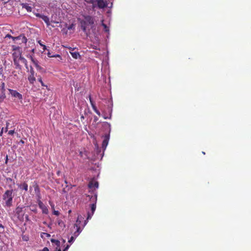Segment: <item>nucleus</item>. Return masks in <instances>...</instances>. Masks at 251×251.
Here are the masks:
<instances>
[{
	"label": "nucleus",
	"mask_w": 251,
	"mask_h": 251,
	"mask_svg": "<svg viewBox=\"0 0 251 251\" xmlns=\"http://www.w3.org/2000/svg\"><path fill=\"white\" fill-rule=\"evenodd\" d=\"M86 201H89L92 202L90 204V207L91 208V212L88 211L87 212V220L85 221L84 225H86L87 221L91 219L93 216L96 208V203L97 201V194L94 193L93 195H86Z\"/></svg>",
	"instance_id": "nucleus-1"
},
{
	"label": "nucleus",
	"mask_w": 251,
	"mask_h": 251,
	"mask_svg": "<svg viewBox=\"0 0 251 251\" xmlns=\"http://www.w3.org/2000/svg\"><path fill=\"white\" fill-rule=\"evenodd\" d=\"M10 189L7 190L2 195V199L4 201V207H10L12 205L13 195V190L11 185H9Z\"/></svg>",
	"instance_id": "nucleus-2"
},
{
	"label": "nucleus",
	"mask_w": 251,
	"mask_h": 251,
	"mask_svg": "<svg viewBox=\"0 0 251 251\" xmlns=\"http://www.w3.org/2000/svg\"><path fill=\"white\" fill-rule=\"evenodd\" d=\"M13 62L16 69L21 70L22 66L20 65V63L24 64L26 68H27V60L23 56H19L17 58H14Z\"/></svg>",
	"instance_id": "nucleus-3"
},
{
	"label": "nucleus",
	"mask_w": 251,
	"mask_h": 251,
	"mask_svg": "<svg viewBox=\"0 0 251 251\" xmlns=\"http://www.w3.org/2000/svg\"><path fill=\"white\" fill-rule=\"evenodd\" d=\"M12 57L13 58H17L19 56H22V50L21 48L16 46V45H12Z\"/></svg>",
	"instance_id": "nucleus-4"
},
{
	"label": "nucleus",
	"mask_w": 251,
	"mask_h": 251,
	"mask_svg": "<svg viewBox=\"0 0 251 251\" xmlns=\"http://www.w3.org/2000/svg\"><path fill=\"white\" fill-rule=\"evenodd\" d=\"M27 79L29 83L32 84H34L36 80L35 77V72L33 70V68L31 66L30 67V75L28 76Z\"/></svg>",
	"instance_id": "nucleus-5"
},
{
	"label": "nucleus",
	"mask_w": 251,
	"mask_h": 251,
	"mask_svg": "<svg viewBox=\"0 0 251 251\" xmlns=\"http://www.w3.org/2000/svg\"><path fill=\"white\" fill-rule=\"evenodd\" d=\"M5 37L11 38L14 42L17 41L18 39H22L23 42H27V39L26 38V37L25 36L22 35L17 37H13L10 34H7Z\"/></svg>",
	"instance_id": "nucleus-6"
},
{
	"label": "nucleus",
	"mask_w": 251,
	"mask_h": 251,
	"mask_svg": "<svg viewBox=\"0 0 251 251\" xmlns=\"http://www.w3.org/2000/svg\"><path fill=\"white\" fill-rule=\"evenodd\" d=\"M8 91L10 93V94L12 96L17 98L19 99V100H22L23 99L22 95L20 94L19 92H18L16 90H14L12 89H9Z\"/></svg>",
	"instance_id": "nucleus-7"
},
{
	"label": "nucleus",
	"mask_w": 251,
	"mask_h": 251,
	"mask_svg": "<svg viewBox=\"0 0 251 251\" xmlns=\"http://www.w3.org/2000/svg\"><path fill=\"white\" fill-rule=\"evenodd\" d=\"M38 205H39L40 208H41L42 209L43 213H44L46 214H47L48 213L49 211H48V209L47 207L41 201H39Z\"/></svg>",
	"instance_id": "nucleus-8"
},
{
	"label": "nucleus",
	"mask_w": 251,
	"mask_h": 251,
	"mask_svg": "<svg viewBox=\"0 0 251 251\" xmlns=\"http://www.w3.org/2000/svg\"><path fill=\"white\" fill-rule=\"evenodd\" d=\"M29 57L38 70H41L42 69V68L39 66V62L37 59L34 58L32 55H29Z\"/></svg>",
	"instance_id": "nucleus-9"
},
{
	"label": "nucleus",
	"mask_w": 251,
	"mask_h": 251,
	"mask_svg": "<svg viewBox=\"0 0 251 251\" xmlns=\"http://www.w3.org/2000/svg\"><path fill=\"white\" fill-rule=\"evenodd\" d=\"M96 2L100 8H103L107 6L106 0H96Z\"/></svg>",
	"instance_id": "nucleus-10"
},
{
	"label": "nucleus",
	"mask_w": 251,
	"mask_h": 251,
	"mask_svg": "<svg viewBox=\"0 0 251 251\" xmlns=\"http://www.w3.org/2000/svg\"><path fill=\"white\" fill-rule=\"evenodd\" d=\"M84 23L86 24L93 25L94 24V19L92 17L88 16L85 17Z\"/></svg>",
	"instance_id": "nucleus-11"
},
{
	"label": "nucleus",
	"mask_w": 251,
	"mask_h": 251,
	"mask_svg": "<svg viewBox=\"0 0 251 251\" xmlns=\"http://www.w3.org/2000/svg\"><path fill=\"white\" fill-rule=\"evenodd\" d=\"M109 134H106L104 136V140L102 142V147L104 150H105L109 140Z\"/></svg>",
	"instance_id": "nucleus-12"
},
{
	"label": "nucleus",
	"mask_w": 251,
	"mask_h": 251,
	"mask_svg": "<svg viewBox=\"0 0 251 251\" xmlns=\"http://www.w3.org/2000/svg\"><path fill=\"white\" fill-rule=\"evenodd\" d=\"M70 51V53L72 55V57L75 59H77L80 57L79 53L77 51H73L74 49L71 48H69Z\"/></svg>",
	"instance_id": "nucleus-13"
},
{
	"label": "nucleus",
	"mask_w": 251,
	"mask_h": 251,
	"mask_svg": "<svg viewBox=\"0 0 251 251\" xmlns=\"http://www.w3.org/2000/svg\"><path fill=\"white\" fill-rule=\"evenodd\" d=\"M51 242L52 243H54L55 245L56 246L55 248V251H61V250L60 248V242L58 240L55 239H51Z\"/></svg>",
	"instance_id": "nucleus-14"
},
{
	"label": "nucleus",
	"mask_w": 251,
	"mask_h": 251,
	"mask_svg": "<svg viewBox=\"0 0 251 251\" xmlns=\"http://www.w3.org/2000/svg\"><path fill=\"white\" fill-rule=\"evenodd\" d=\"M88 186L90 189H92L94 187L98 188L99 187V183L98 181H91L89 182Z\"/></svg>",
	"instance_id": "nucleus-15"
},
{
	"label": "nucleus",
	"mask_w": 251,
	"mask_h": 251,
	"mask_svg": "<svg viewBox=\"0 0 251 251\" xmlns=\"http://www.w3.org/2000/svg\"><path fill=\"white\" fill-rule=\"evenodd\" d=\"M74 226L76 227V231L74 233V237L76 238L81 232V230L80 229V227L76 224H75Z\"/></svg>",
	"instance_id": "nucleus-16"
},
{
	"label": "nucleus",
	"mask_w": 251,
	"mask_h": 251,
	"mask_svg": "<svg viewBox=\"0 0 251 251\" xmlns=\"http://www.w3.org/2000/svg\"><path fill=\"white\" fill-rule=\"evenodd\" d=\"M18 186L21 189L24 190L26 191H27L28 190V185L25 182L18 185Z\"/></svg>",
	"instance_id": "nucleus-17"
},
{
	"label": "nucleus",
	"mask_w": 251,
	"mask_h": 251,
	"mask_svg": "<svg viewBox=\"0 0 251 251\" xmlns=\"http://www.w3.org/2000/svg\"><path fill=\"white\" fill-rule=\"evenodd\" d=\"M41 18L46 23L48 26L50 25L49 18L47 16L43 15Z\"/></svg>",
	"instance_id": "nucleus-18"
},
{
	"label": "nucleus",
	"mask_w": 251,
	"mask_h": 251,
	"mask_svg": "<svg viewBox=\"0 0 251 251\" xmlns=\"http://www.w3.org/2000/svg\"><path fill=\"white\" fill-rule=\"evenodd\" d=\"M22 5L23 8H24L26 9V10L28 12H31V10H32L31 7L29 6V5H28L27 4H26V3H22Z\"/></svg>",
	"instance_id": "nucleus-19"
},
{
	"label": "nucleus",
	"mask_w": 251,
	"mask_h": 251,
	"mask_svg": "<svg viewBox=\"0 0 251 251\" xmlns=\"http://www.w3.org/2000/svg\"><path fill=\"white\" fill-rule=\"evenodd\" d=\"M101 25L103 27L105 32H108L109 31V27L103 23V20H101Z\"/></svg>",
	"instance_id": "nucleus-20"
},
{
	"label": "nucleus",
	"mask_w": 251,
	"mask_h": 251,
	"mask_svg": "<svg viewBox=\"0 0 251 251\" xmlns=\"http://www.w3.org/2000/svg\"><path fill=\"white\" fill-rule=\"evenodd\" d=\"M41 236L42 238H44L45 237H50V235L47 233L43 232L41 233Z\"/></svg>",
	"instance_id": "nucleus-21"
},
{
	"label": "nucleus",
	"mask_w": 251,
	"mask_h": 251,
	"mask_svg": "<svg viewBox=\"0 0 251 251\" xmlns=\"http://www.w3.org/2000/svg\"><path fill=\"white\" fill-rule=\"evenodd\" d=\"M67 28L68 30L74 29L75 28V25L72 24L69 25L68 26H67Z\"/></svg>",
	"instance_id": "nucleus-22"
},
{
	"label": "nucleus",
	"mask_w": 251,
	"mask_h": 251,
	"mask_svg": "<svg viewBox=\"0 0 251 251\" xmlns=\"http://www.w3.org/2000/svg\"><path fill=\"white\" fill-rule=\"evenodd\" d=\"M85 24H85L84 23V24L81 23V28L83 30V31L84 32L86 31V27Z\"/></svg>",
	"instance_id": "nucleus-23"
},
{
	"label": "nucleus",
	"mask_w": 251,
	"mask_h": 251,
	"mask_svg": "<svg viewBox=\"0 0 251 251\" xmlns=\"http://www.w3.org/2000/svg\"><path fill=\"white\" fill-rule=\"evenodd\" d=\"M38 43L40 44V45L42 47H43V49L44 50V51H45L47 48H46V46L44 45H43L42 43H41V41H38Z\"/></svg>",
	"instance_id": "nucleus-24"
},
{
	"label": "nucleus",
	"mask_w": 251,
	"mask_h": 251,
	"mask_svg": "<svg viewBox=\"0 0 251 251\" xmlns=\"http://www.w3.org/2000/svg\"><path fill=\"white\" fill-rule=\"evenodd\" d=\"M22 208L18 207L16 209V212L17 214H19L22 211Z\"/></svg>",
	"instance_id": "nucleus-25"
},
{
	"label": "nucleus",
	"mask_w": 251,
	"mask_h": 251,
	"mask_svg": "<svg viewBox=\"0 0 251 251\" xmlns=\"http://www.w3.org/2000/svg\"><path fill=\"white\" fill-rule=\"evenodd\" d=\"M75 237H74V236H72L69 239V241L68 242L70 243H72L74 242V241H75Z\"/></svg>",
	"instance_id": "nucleus-26"
},
{
	"label": "nucleus",
	"mask_w": 251,
	"mask_h": 251,
	"mask_svg": "<svg viewBox=\"0 0 251 251\" xmlns=\"http://www.w3.org/2000/svg\"><path fill=\"white\" fill-rule=\"evenodd\" d=\"M8 125H7V126L5 128V130H4V131L5 132H7V129H8ZM4 132V128L3 127L2 129H1V130L0 132V135L1 136L2 135V133Z\"/></svg>",
	"instance_id": "nucleus-27"
},
{
	"label": "nucleus",
	"mask_w": 251,
	"mask_h": 251,
	"mask_svg": "<svg viewBox=\"0 0 251 251\" xmlns=\"http://www.w3.org/2000/svg\"><path fill=\"white\" fill-rule=\"evenodd\" d=\"M22 239L24 241H27L28 240L29 238L26 235H23L22 236Z\"/></svg>",
	"instance_id": "nucleus-28"
},
{
	"label": "nucleus",
	"mask_w": 251,
	"mask_h": 251,
	"mask_svg": "<svg viewBox=\"0 0 251 251\" xmlns=\"http://www.w3.org/2000/svg\"><path fill=\"white\" fill-rule=\"evenodd\" d=\"M38 80L41 83L42 86H45V85L43 83V82L42 80V78L41 77L38 78Z\"/></svg>",
	"instance_id": "nucleus-29"
},
{
	"label": "nucleus",
	"mask_w": 251,
	"mask_h": 251,
	"mask_svg": "<svg viewBox=\"0 0 251 251\" xmlns=\"http://www.w3.org/2000/svg\"><path fill=\"white\" fill-rule=\"evenodd\" d=\"M6 180L7 182H8V181L12 182L13 184H15L14 181L13 180V179L11 178H10V177L6 178Z\"/></svg>",
	"instance_id": "nucleus-30"
},
{
	"label": "nucleus",
	"mask_w": 251,
	"mask_h": 251,
	"mask_svg": "<svg viewBox=\"0 0 251 251\" xmlns=\"http://www.w3.org/2000/svg\"><path fill=\"white\" fill-rule=\"evenodd\" d=\"M15 133V131L14 130H10L8 131V134L10 135H13V134Z\"/></svg>",
	"instance_id": "nucleus-31"
},
{
	"label": "nucleus",
	"mask_w": 251,
	"mask_h": 251,
	"mask_svg": "<svg viewBox=\"0 0 251 251\" xmlns=\"http://www.w3.org/2000/svg\"><path fill=\"white\" fill-rule=\"evenodd\" d=\"M53 213L54 215H56V216H58L59 214V212L58 211H56V210H54L53 212Z\"/></svg>",
	"instance_id": "nucleus-32"
},
{
	"label": "nucleus",
	"mask_w": 251,
	"mask_h": 251,
	"mask_svg": "<svg viewBox=\"0 0 251 251\" xmlns=\"http://www.w3.org/2000/svg\"><path fill=\"white\" fill-rule=\"evenodd\" d=\"M35 15L37 17L41 18L44 15L41 14L40 13H36L35 14Z\"/></svg>",
	"instance_id": "nucleus-33"
},
{
	"label": "nucleus",
	"mask_w": 251,
	"mask_h": 251,
	"mask_svg": "<svg viewBox=\"0 0 251 251\" xmlns=\"http://www.w3.org/2000/svg\"><path fill=\"white\" fill-rule=\"evenodd\" d=\"M91 106L94 111L95 110V109H97V107L96 106L95 103H92Z\"/></svg>",
	"instance_id": "nucleus-34"
},
{
	"label": "nucleus",
	"mask_w": 251,
	"mask_h": 251,
	"mask_svg": "<svg viewBox=\"0 0 251 251\" xmlns=\"http://www.w3.org/2000/svg\"><path fill=\"white\" fill-rule=\"evenodd\" d=\"M94 111L97 113V114H98L99 116H100V112L98 110V109H95V110H94Z\"/></svg>",
	"instance_id": "nucleus-35"
},
{
	"label": "nucleus",
	"mask_w": 251,
	"mask_h": 251,
	"mask_svg": "<svg viewBox=\"0 0 251 251\" xmlns=\"http://www.w3.org/2000/svg\"><path fill=\"white\" fill-rule=\"evenodd\" d=\"M80 216H78L77 219V220H76V224L77 225V223L80 224V221H79V218H80Z\"/></svg>",
	"instance_id": "nucleus-36"
},
{
	"label": "nucleus",
	"mask_w": 251,
	"mask_h": 251,
	"mask_svg": "<svg viewBox=\"0 0 251 251\" xmlns=\"http://www.w3.org/2000/svg\"><path fill=\"white\" fill-rule=\"evenodd\" d=\"M17 41H19V42L18 43V44H21L22 43H25V44H26V42H22V39H18Z\"/></svg>",
	"instance_id": "nucleus-37"
},
{
	"label": "nucleus",
	"mask_w": 251,
	"mask_h": 251,
	"mask_svg": "<svg viewBox=\"0 0 251 251\" xmlns=\"http://www.w3.org/2000/svg\"><path fill=\"white\" fill-rule=\"evenodd\" d=\"M69 247H70V246H69V245H67V246L65 248V249L63 250V251H68V250L69 249Z\"/></svg>",
	"instance_id": "nucleus-38"
},
{
	"label": "nucleus",
	"mask_w": 251,
	"mask_h": 251,
	"mask_svg": "<svg viewBox=\"0 0 251 251\" xmlns=\"http://www.w3.org/2000/svg\"><path fill=\"white\" fill-rule=\"evenodd\" d=\"M3 73L2 68L0 67V75H2Z\"/></svg>",
	"instance_id": "nucleus-39"
},
{
	"label": "nucleus",
	"mask_w": 251,
	"mask_h": 251,
	"mask_svg": "<svg viewBox=\"0 0 251 251\" xmlns=\"http://www.w3.org/2000/svg\"><path fill=\"white\" fill-rule=\"evenodd\" d=\"M89 99H90V101L91 104H92V103H95L92 100L90 96L89 97Z\"/></svg>",
	"instance_id": "nucleus-40"
},
{
	"label": "nucleus",
	"mask_w": 251,
	"mask_h": 251,
	"mask_svg": "<svg viewBox=\"0 0 251 251\" xmlns=\"http://www.w3.org/2000/svg\"><path fill=\"white\" fill-rule=\"evenodd\" d=\"M48 56L49 57H53V56L51 55V53H50V52H49L48 53Z\"/></svg>",
	"instance_id": "nucleus-41"
},
{
	"label": "nucleus",
	"mask_w": 251,
	"mask_h": 251,
	"mask_svg": "<svg viewBox=\"0 0 251 251\" xmlns=\"http://www.w3.org/2000/svg\"><path fill=\"white\" fill-rule=\"evenodd\" d=\"M8 156H7V155H6V159H5V164H7V162H8Z\"/></svg>",
	"instance_id": "nucleus-42"
},
{
	"label": "nucleus",
	"mask_w": 251,
	"mask_h": 251,
	"mask_svg": "<svg viewBox=\"0 0 251 251\" xmlns=\"http://www.w3.org/2000/svg\"><path fill=\"white\" fill-rule=\"evenodd\" d=\"M52 56H53L52 57H60V56L59 54H56V55H52Z\"/></svg>",
	"instance_id": "nucleus-43"
},
{
	"label": "nucleus",
	"mask_w": 251,
	"mask_h": 251,
	"mask_svg": "<svg viewBox=\"0 0 251 251\" xmlns=\"http://www.w3.org/2000/svg\"><path fill=\"white\" fill-rule=\"evenodd\" d=\"M58 225H61V224H63V222H62V221H61V220H60V221H58Z\"/></svg>",
	"instance_id": "nucleus-44"
},
{
	"label": "nucleus",
	"mask_w": 251,
	"mask_h": 251,
	"mask_svg": "<svg viewBox=\"0 0 251 251\" xmlns=\"http://www.w3.org/2000/svg\"><path fill=\"white\" fill-rule=\"evenodd\" d=\"M103 118H104V119H107L109 118L107 116H105V115H103Z\"/></svg>",
	"instance_id": "nucleus-45"
},
{
	"label": "nucleus",
	"mask_w": 251,
	"mask_h": 251,
	"mask_svg": "<svg viewBox=\"0 0 251 251\" xmlns=\"http://www.w3.org/2000/svg\"><path fill=\"white\" fill-rule=\"evenodd\" d=\"M37 190H38V187L36 186L35 188V191H36Z\"/></svg>",
	"instance_id": "nucleus-46"
},
{
	"label": "nucleus",
	"mask_w": 251,
	"mask_h": 251,
	"mask_svg": "<svg viewBox=\"0 0 251 251\" xmlns=\"http://www.w3.org/2000/svg\"><path fill=\"white\" fill-rule=\"evenodd\" d=\"M50 204L51 206L52 207V208H53V207H54V204H52L51 203V202H50Z\"/></svg>",
	"instance_id": "nucleus-47"
},
{
	"label": "nucleus",
	"mask_w": 251,
	"mask_h": 251,
	"mask_svg": "<svg viewBox=\"0 0 251 251\" xmlns=\"http://www.w3.org/2000/svg\"><path fill=\"white\" fill-rule=\"evenodd\" d=\"M4 83H2V88L4 89Z\"/></svg>",
	"instance_id": "nucleus-48"
},
{
	"label": "nucleus",
	"mask_w": 251,
	"mask_h": 251,
	"mask_svg": "<svg viewBox=\"0 0 251 251\" xmlns=\"http://www.w3.org/2000/svg\"><path fill=\"white\" fill-rule=\"evenodd\" d=\"M0 228H4V226L1 224H0Z\"/></svg>",
	"instance_id": "nucleus-49"
},
{
	"label": "nucleus",
	"mask_w": 251,
	"mask_h": 251,
	"mask_svg": "<svg viewBox=\"0 0 251 251\" xmlns=\"http://www.w3.org/2000/svg\"><path fill=\"white\" fill-rule=\"evenodd\" d=\"M111 112H112V110L111 109V110H110V117H109V118H111Z\"/></svg>",
	"instance_id": "nucleus-50"
},
{
	"label": "nucleus",
	"mask_w": 251,
	"mask_h": 251,
	"mask_svg": "<svg viewBox=\"0 0 251 251\" xmlns=\"http://www.w3.org/2000/svg\"><path fill=\"white\" fill-rule=\"evenodd\" d=\"M21 142H22V143H23V144L24 143V142L23 140H21Z\"/></svg>",
	"instance_id": "nucleus-51"
},
{
	"label": "nucleus",
	"mask_w": 251,
	"mask_h": 251,
	"mask_svg": "<svg viewBox=\"0 0 251 251\" xmlns=\"http://www.w3.org/2000/svg\"><path fill=\"white\" fill-rule=\"evenodd\" d=\"M202 153L203 154H205V152L204 151H202Z\"/></svg>",
	"instance_id": "nucleus-52"
},
{
	"label": "nucleus",
	"mask_w": 251,
	"mask_h": 251,
	"mask_svg": "<svg viewBox=\"0 0 251 251\" xmlns=\"http://www.w3.org/2000/svg\"><path fill=\"white\" fill-rule=\"evenodd\" d=\"M107 124L110 127V125L108 123H107Z\"/></svg>",
	"instance_id": "nucleus-53"
},
{
	"label": "nucleus",
	"mask_w": 251,
	"mask_h": 251,
	"mask_svg": "<svg viewBox=\"0 0 251 251\" xmlns=\"http://www.w3.org/2000/svg\"><path fill=\"white\" fill-rule=\"evenodd\" d=\"M34 49H33V50H32V52H34Z\"/></svg>",
	"instance_id": "nucleus-54"
},
{
	"label": "nucleus",
	"mask_w": 251,
	"mask_h": 251,
	"mask_svg": "<svg viewBox=\"0 0 251 251\" xmlns=\"http://www.w3.org/2000/svg\"><path fill=\"white\" fill-rule=\"evenodd\" d=\"M65 182L66 183H67V181H66V180H65Z\"/></svg>",
	"instance_id": "nucleus-55"
},
{
	"label": "nucleus",
	"mask_w": 251,
	"mask_h": 251,
	"mask_svg": "<svg viewBox=\"0 0 251 251\" xmlns=\"http://www.w3.org/2000/svg\"><path fill=\"white\" fill-rule=\"evenodd\" d=\"M65 242V241L63 240V243H64Z\"/></svg>",
	"instance_id": "nucleus-56"
}]
</instances>
